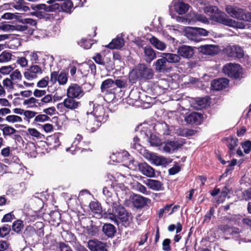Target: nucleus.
Returning a JSON list of instances; mask_svg holds the SVG:
<instances>
[{"instance_id":"f257e3e1","label":"nucleus","mask_w":251,"mask_h":251,"mask_svg":"<svg viewBox=\"0 0 251 251\" xmlns=\"http://www.w3.org/2000/svg\"><path fill=\"white\" fill-rule=\"evenodd\" d=\"M153 76L152 69L148 67L145 64H139L129 74V77L133 80L151 79Z\"/></svg>"},{"instance_id":"f03ea898","label":"nucleus","mask_w":251,"mask_h":251,"mask_svg":"<svg viewBox=\"0 0 251 251\" xmlns=\"http://www.w3.org/2000/svg\"><path fill=\"white\" fill-rule=\"evenodd\" d=\"M213 19L218 23L235 28L240 29L251 28V26L247 24H245L243 22H237L229 19L224 12H219L215 14L213 17Z\"/></svg>"},{"instance_id":"7ed1b4c3","label":"nucleus","mask_w":251,"mask_h":251,"mask_svg":"<svg viewBox=\"0 0 251 251\" xmlns=\"http://www.w3.org/2000/svg\"><path fill=\"white\" fill-rule=\"evenodd\" d=\"M226 11L233 18L251 22V12L246 13L243 9L232 5H227L226 7Z\"/></svg>"},{"instance_id":"20e7f679","label":"nucleus","mask_w":251,"mask_h":251,"mask_svg":"<svg viewBox=\"0 0 251 251\" xmlns=\"http://www.w3.org/2000/svg\"><path fill=\"white\" fill-rule=\"evenodd\" d=\"M0 130L2 131L4 138H11L15 142H20L22 140V137L19 134V131L11 126L7 124H0Z\"/></svg>"},{"instance_id":"39448f33","label":"nucleus","mask_w":251,"mask_h":251,"mask_svg":"<svg viewBox=\"0 0 251 251\" xmlns=\"http://www.w3.org/2000/svg\"><path fill=\"white\" fill-rule=\"evenodd\" d=\"M75 98L68 97L65 99L62 102L59 103L56 105V108L60 112H64L65 108L74 110L77 109L80 106V102L76 101Z\"/></svg>"},{"instance_id":"423d86ee","label":"nucleus","mask_w":251,"mask_h":251,"mask_svg":"<svg viewBox=\"0 0 251 251\" xmlns=\"http://www.w3.org/2000/svg\"><path fill=\"white\" fill-rule=\"evenodd\" d=\"M224 74L230 77L238 78L242 73L240 66L237 64L228 63L224 66Z\"/></svg>"},{"instance_id":"0eeeda50","label":"nucleus","mask_w":251,"mask_h":251,"mask_svg":"<svg viewBox=\"0 0 251 251\" xmlns=\"http://www.w3.org/2000/svg\"><path fill=\"white\" fill-rule=\"evenodd\" d=\"M103 194L105 196V201L107 204L111 206L119 205V200L117 196L113 193V189L111 187H105L103 189Z\"/></svg>"},{"instance_id":"6e6552de","label":"nucleus","mask_w":251,"mask_h":251,"mask_svg":"<svg viewBox=\"0 0 251 251\" xmlns=\"http://www.w3.org/2000/svg\"><path fill=\"white\" fill-rule=\"evenodd\" d=\"M84 94L82 87L76 83H72L67 89V96L75 99L81 98Z\"/></svg>"},{"instance_id":"1a4fd4ad","label":"nucleus","mask_w":251,"mask_h":251,"mask_svg":"<svg viewBox=\"0 0 251 251\" xmlns=\"http://www.w3.org/2000/svg\"><path fill=\"white\" fill-rule=\"evenodd\" d=\"M134 163L135 168L134 170L138 169L139 171L143 175L149 177H152L155 176L154 169L146 163H141L139 164L137 162L133 161Z\"/></svg>"},{"instance_id":"9d476101","label":"nucleus","mask_w":251,"mask_h":251,"mask_svg":"<svg viewBox=\"0 0 251 251\" xmlns=\"http://www.w3.org/2000/svg\"><path fill=\"white\" fill-rule=\"evenodd\" d=\"M42 73L43 71L41 67L36 64H33L24 73V75L27 80H32L37 78L38 75L42 74Z\"/></svg>"},{"instance_id":"9b49d317","label":"nucleus","mask_w":251,"mask_h":251,"mask_svg":"<svg viewBox=\"0 0 251 251\" xmlns=\"http://www.w3.org/2000/svg\"><path fill=\"white\" fill-rule=\"evenodd\" d=\"M18 21L19 22L25 25L19 26L20 31H27L28 33L30 34H32L33 33L34 29L29 27V26L36 27L37 23L35 20L30 18H22L19 19Z\"/></svg>"},{"instance_id":"f8f14e48","label":"nucleus","mask_w":251,"mask_h":251,"mask_svg":"<svg viewBox=\"0 0 251 251\" xmlns=\"http://www.w3.org/2000/svg\"><path fill=\"white\" fill-rule=\"evenodd\" d=\"M97 121L101 123L105 122L108 119V115L105 114L104 107L101 105H97L94 108L92 114Z\"/></svg>"},{"instance_id":"ddd939ff","label":"nucleus","mask_w":251,"mask_h":251,"mask_svg":"<svg viewBox=\"0 0 251 251\" xmlns=\"http://www.w3.org/2000/svg\"><path fill=\"white\" fill-rule=\"evenodd\" d=\"M141 48L143 51V57L147 63H150L156 57L155 51L151 47L142 46Z\"/></svg>"},{"instance_id":"4468645a","label":"nucleus","mask_w":251,"mask_h":251,"mask_svg":"<svg viewBox=\"0 0 251 251\" xmlns=\"http://www.w3.org/2000/svg\"><path fill=\"white\" fill-rule=\"evenodd\" d=\"M87 120L86 124V128L90 132H93L95 131L100 126V123L95 119L94 116L91 114L87 113Z\"/></svg>"},{"instance_id":"2eb2a0df","label":"nucleus","mask_w":251,"mask_h":251,"mask_svg":"<svg viewBox=\"0 0 251 251\" xmlns=\"http://www.w3.org/2000/svg\"><path fill=\"white\" fill-rule=\"evenodd\" d=\"M113 208V211L116 212V215L117 219L120 220L122 222H127L129 220L130 216L126 212L125 208L121 206L119 202V205L117 206H112Z\"/></svg>"},{"instance_id":"dca6fc26","label":"nucleus","mask_w":251,"mask_h":251,"mask_svg":"<svg viewBox=\"0 0 251 251\" xmlns=\"http://www.w3.org/2000/svg\"><path fill=\"white\" fill-rule=\"evenodd\" d=\"M88 247L91 251H107L105 244L97 240L89 241Z\"/></svg>"},{"instance_id":"f3484780","label":"nucleus","mask_w":251,"mask_h":251,"mask_svg":"<svg viewBox=\"0 0 251 251\" xmlns=\"http://www.w3.org/2000/svg\"><path fill=\"white\" fill-rule=\"evenodd\" d=\"M203 120V115L200 113L193 112L185 118V121L189 124H200Z\"/></svg>"},{"instance_id":"a211bd4d","label":"nucleus","mask_w":251,"mask_h":251,"mask_svg":"<svg viewBox=\"0 0 251 251\" xmlns=\"http://www.w3.org/2000/svg\"><path fill=\"white\" fill-rule=\"evenodd\" d=\"M177 53L179 56L188 59L193 56L194 52L193 48L190 46L182 45L178 48Z\"/></svg>"},{"instance_id":"6ab92c4d","label":"nucleus","mask_w":251,"mask_h":251,"mask_svg":"<svg viewBox=\"0 0 251 251\" xmlns=\"http://www.w3.org/2000/svg\"><path fill=\"white\" fill-rule=\"evenodd\" d=\"M201 51L205 54L213 55L220 50L219 46L214 45H205L200 47Z\"/></svg>"},{"instance_id":"aec40b11","label":"nucleus","mask_w":251,"mask_h":251,"mask_svg":"<svg viewBox=\"0 0 251 251\" xmlns=\"http://www.w3.org/2000/svg\"><path fill=\"white\" fill-rule=\"evenodd\" d=\"M228 80L225 78L215 79L211 82V86L213 90L219 91L227 87Z\"/></svg>"},{"instance_id":"412c9836","label":"nucleus","mask_w":251,"mask_h":251,"mask_svg":"<svg viewBox=\"0 0 251 251\" xmlns=\"http://www.w3.org/2000/svg\"><path fill=\"white\" fill-rule=\"evenodd\" d=\"M182 146L177 141H168L162 144L163 151L166 152H172L177 150Z\"/></svg>"},{"instance_id":"4be33fe9","label":"nucleus","mask_w":251,"mask_h":251,"mask_svg":"<svg viewBox=\"0 0 251 251\" xmlns=\"http://www.w3.org/2000/svg\"><path fill=\"white\" fill-rule=\"evenodd\" d=\"M175 11L179 14H183L188 11L189 5L188 4L180 1L179 0L173 1Z\"/></svg>"},{"instance_id":"5701e85b","label":"nucleus","mask_w":251,"mask_h":251,"mask_svg":"<svg viewBox=\"0 0 251 251\" xmlns=\"http://www.w3.org/2000/svg\"><path fill=\"white\" fill-rule=\"evenodd\" d=\"M133 203L136 208H141L145 206L149 199L139 195H134L132 197Z\"/></svg>"},{"instance_id":"b1692460","label":"nucleus","mask_w":251,"mask_h":251,"mask_svg":"<svg viewBox=\"0 0 251 251\" xmlns=\"http://www.w3.org/2000/svg\"><path fill=\"white\" fill-rule=\"evenodd\" d=\"M185 35L189 40L195 42H199L201 40V38L198 36L197 31H196L194 27H188L186 30Z\"/></svg>"},{"instance_id":"393cba45","label":"nucleus","mask_w":251,"mask_h":251,"mask_svg":"<svg viewBox=\"0 0 251 251\" xmlns=\"http://www.w3.org/2000/svg\"><path fill=\"white\" fill-rule=\"evenodd\" d=\"M226 145L229 149L230 155H232L235 153V148L237 146L238 139L237 138L230 136L226 139Z\"/></svg>"},{"instance_id":"a878e982","label":"nucleus","mask_w":251,"mask_h":251,"mask_svg":"<svg viewBox=\"0 0 251 251\" xmlns=\"http://www.w3.org/2000/svg\"><path fill=\"white\" fill-rule=\"evenodd\" d=\"M148 158L152 164L156 166L163 165L167 163V161L164 157L157 156L154 153H150Z\"/></svg>"},{"instance_id":"bb28decb","label":"nucleus","mask_w":251,"mask_h":251,"mask_svg":"<svg viewBox=\"0 0 251 251\" xmlns=\"http://www.w3.org/2000/svg\"><path fill=\"white\" fill-rule=\"evenodd\" d=\"M59 1H64L62 4L58 3L59 8L57 11L62 10L66 13H71L73 9V1L71 0H60Z\"/></svg>"},{"instance_id":"cd10ccee","label":"nucleus","mask_w":251,"mask_h":251,"mask_svg":"<svg viewBox=\"0 0 251 251\" xmlns=\"http://www.w3.org/2000/svg\"><path fill=\"white\" fill-rule=\"evenodd\" d=\"M228 50H229L228 54L230 56L240 58L244 55V51L239 46H233L230 47Z\"/></svg>"},{"instance_id":"c85d7f7f","label":"nucleus","mask_w":251,"mask_h":251,"mask_svg":"<svg viewBox=\"0 0 251 251\" xmlns=\"http://www.w3.org/2000/svg\"><path fill=\"white\" fill-rule=\"evenodd\" d=\"M102 231L108 237L110 238L113 237L116 232L115 227L110 224H105L103 226Z\"/></svg>"},{"instance_id":"c756f323","label":"nucleus","mask_w":251,"mask_h":251,"mask_svg":"<svg viewBox=\"0 0 251 251\" xmlns=\"http://www.w3.org/2000/svg\"><path fill=\"white\" fill-rule=\"evenodd\" d=\"M162 56L164 57L166 62L170 63H177L180 60V57L178 54L164 52L162 53Z\"/></svg>"},{"instance_id":"7c9ffc66","label":"nucleus","mask_w":251,"mask_h":251,"mask_svg":"<svg viewBox=\"0 0 251 251\" xmlns=\"http://www.w3.org/2000/svg\"><path fill=\"white\" fill-rule=\"evenodd\" d=\"M124 45V39L122 38L118 37L113 39L108 45L106 46V47L111 49H118L121 48Z\"/></svg>"},{"instance_id":"2f4dec72","label":"nucleus","mask_w":251,"mask_h":251,"mask_svg":"<svg viewBox=\"0 0 251 251\" xmlns=\"http://www.w3.org/2000/svg\"><path fill=\"white\" fill-rule=\"evenodd\" d=\"M151 45H152L156 49L160 50H164L166 48V45L156 37L153 36L149 39Z\"/></svg>"},{"instance_id":"473e14b6","label":"nucleus","mask_w":251,"mask_h":251,"mask_svg":"<svg viewBox=\"0 0 251 251\" xmlns=\"http://www.w3.org/2000/svg\"><path fill=\"white\" fill-rule=\"evenodd\" d=\"M145 183L153 190L158 191L162 189V184L161 182L157 180L148 179Z\"/></svg>"},{"instance_id":"72a5a7b5","label":"nucleus","mask_w":251,"mask_h":251,"mask_svg":"<svg viewBox=\"0 0 251 251\" xmlns=\"http://www.w3.org/2000/svg\"><path fill=\"white\" fill-rule=\"evenodd\" d=\"M153 66L157 72H162L165 70L166 66V59L162 56V58L157 59L154 63Z\"/></svg>"},{"instance_id":"f704fd0d","label":"nucleus","mask_w":251,"mask_h":251,"mask_svg":"<svg viewBox=\"0 0 251 251\" xmlns=\"http://www.w3.org/2000/svg\"><path fill=\"white\" fill-rule=\"evenodd\" d=\"M5 121L9 124L22 123V118L18 115H9L6 117Z\"/></svg>"},{"instance_id":"c9c22d12","label":"nucleus","mask_w":251,"mask_h":251,"mask_svg":"<svg viewBox=\"0 0 251 251\" xmlns=\"http://www.w3.org/2000/svg\"><path fill=\"white\" fill-rule=\"evenodd\" d=\"M196 102L200 109L205 108L210 104V99L208 97L199 98Z\"/></svg>"},{"instance_id":"e433bc0d","label":"nucleus","mask_w":251,"mask_h":251,"mask_svg":"<svg viewBox=\"0 0 251 251\" xmlns=\"http://www.w3.org/2000/svg\"><path fill=\"white\" fill-rule=\"evenodd\" d=\"M24 226L23 222L21 220H17L13 222L12 229L14 232L19 233L23 229Z\"/></svg>"},{"instance_id":"4c0bfd02","label":"nucleus","mask_w":251,"mask_h":251,"mask_svg":"<svg viewBox=\"0 0 251 251\" xmlns=\"http://www.w3.org/2000/svg\"><path fill=\"white\" fill-rule=\"evenodd\" d=\"M13 55L9 52L4 50L0 54V63H7L12 59Z\"/></svg>"},{"instance_id":"58836bf2","label":"nucleus","mask_w":251,"mask_h":251,"mask_svg":"<svg viewBox=\"0 0 251 251\" xmlns=\"http://www.w3.org/2000/svg\"><path fill=\"white\" fill-rule=\"evenodd\" d=\"M10 165V172L14 174H19L22 169V165L19 162H12Z\"/></svg>"},{"instance_id":"ea45409f","label":"nucleus","mask_w":251,"mask_h":251,"mask_svg":"<svg viewBox=\"0 0 251 251\" xmlns=\"http://www.w3.org/2000/svg\"><path fill=\"white\" fill-rule=\"evenodd\" d=\"M82 137L81 135L79 134L77 135L75 140L72 145V146L69 148L66 149V151H68L69 150L70 151H74L77 149H80V148L78 146V144L82 140Z\"/></svg>"},{"instance_id":"a19ab883","label":"nucleus","mask_w":251,"mask_h":251,"mask_svg":"<svg viewBox=\"0 0 251 251\" xmlns=\"http://www.w3.org/2000/svg\"><path fill=\"white\" fill-rule=\"evenodd\" d=\"M2 84L4 89L7 91H9L13 89L14 83L10 78H4L2 82Z\"/></svg>"},{"instance_id":"79ce46f5","label":"nucleus","mask_w":251,"mask_h":251,"mask_svg":"<svg viewBox=\"0 0 251 251\" xmlns=\"http://www.w3.org/2000/svg\"><path fill=\"white\" fill-rule=\"evenodd\" d=\"M41 55V53L40 52L38 51H33L31 52L29 54V59L30 62L32 64H38L39 63V58L40 55Z\"/></svg>"},{"instance_id":"37998d69","label":"nucleus","mask_w":251,"mask_h":251,"mask_svg":"<svg viewBox=\"0 0 251 251\" xmlns=\"http://www.w3.org/2000/svg\"><path fill=\"white\" fill-rule=\"evenodd\" d=\"M14 67L13 65L2 66L0 68V74L3 75H10L14 70Z\"/></svg>"},{"instance_id":"c03bdc74","label":"nucleus","mask_w":251,"mask_h":251,"mask_svg":"<svg viewBox=\"0 0 251 251\" xmlns=\"http://www.w3.org/2000/svg\"><path fill=\"white\" fill-rule=\"evenodd\" d=\"M38 100L33 97L25 100L24 104L27 105L28 107L33 108L37 106V104H39Z\"/></svg>"},{"instance_id":"a18cd8bd","label":"nucleus","mask_w":251,"mask_h":251,"mask_svg":"<svg viewBox=\"0 0 251 251\" xmlns=\"http://www.w3.org/2000/svg\"><path fill=\"white\" fill-rule=\"evenodd\" d=\"M114 84V81L112 79H107L102 82L101 85V90L102 91L112 87Z\"/></svg>"},{"instance_id":"49530a36","label":"nucleus","mask_w":251,"mask_h":251,"mask_svg":"<svg viewBox=\"0 0 251 251\" xmlns=\"http://www.w3.org/2000/svg\"><path fill=\"white\" fill-rule=\"evenodd\" d=\"M68 81L67 74L64 72H61L58 76V82L60 85L65 84Z\"/></svg>"},{"instance_id":"de8ad7c7","label":"nucleus","mask_w":251,"mask_h":251,"mask_svg":"<svg viewBox=\"0 0 251 251\" xmlns=\"http://www.w3.org/2000/svg\"><path fill=\"white\" fill-rule=\"evenodd\" d=\"M22 75L21 72L18 70L16 69L15 70H13L10 75V78L11 80H21L22 79Z\"/></svg>"},{"instance_id":"09e8293b","label":"nucleus","mask_w":251,"mask_h":251,"mask_svg":"<svg viewBox=\"0 0 251 251\" xmlns=\"http://www.w3.org/2000/svg\"><path fill=\"white\" fill-rule=\"evenodd\" d=\"M148 139V138H147ZM149 142L151 145L152 146H158L160 145L161 142L157 137L154 135H151L150 138L149 139Z\"/></svg>"},{"instance_id":"8fccbe9b","label":"nucleus","mask_w":251,"mask_h":251,"mask_svg":"<svg viewBox=\"0 0 251 251\" xmlns=\"http://www.w3.org/2000/svg\"><path fill=\"white\" fill-rule=\"evenodd\" d=\"M10 230V226L8 225L0 227V236L1 237H5L9 233Z\"/></svg>"},{"instance_id":"3c124183","label":"nucleus","mask_w":251,"mask_h":251,"mask_svg":"<svg viewBox=\"0 0 251 251\" xmlns=\"http://www.w3.org/2000/svg\"><path fill=\"white\" fill-rule=\"evenodd\" d=\"M229 192V190L228 188L226 186L224 187L222 190V192L221 193V196H220L219 199L217 200L218 202V203L223 202L224 201L226 197L227 196Z\"/></svg>"},{"instance_id":"603ef678","label":"nucleus","mask_w":251,"mask_h":251,"mask_svg":"<svg viewBox=\"0 0 251 251\" xmlns=\"http://www.w3.org/2000/svg\"><path fill=\"white\" fill-rule=\"evenodd\" d=\"M194 17L193 18V20L194 21H199L203 23H208V20L204 16L194 13Z\"/></svg>"},{"instance_id":"864d4df0","label":"nucleus","mask_w":251,"mask_h":251,"mask_svg":"<svg viewBox=\"0 0 251 251\" xmlns=\"http://www.w3.org/2000/svg\"><path fill=\"white\" fill-rule=\"evenodd\" d=\"M89 207L91 210L95 213H98L101 211V207L97 202H91L89 204Z\"/></svg>"},{"instance_id":"5fc2aeb1","label":"nucleus","mask_w":251,"mask_h":251,"mask_svg":"<svg viewBox=\"0 0 251 251\" xmlns=\"http://www.w3.org/2000/svg\"><path fill=\"white\" fill-rule=\"evenodd\" d=\"M16 63L22 68H26L28 66V60L25 57H18Z\"/></svg>"},{"instance_id":"6e6d98bb","label":"nucleus","mask_w":251,"mask_h":251,"mask_svg":"<svg viewBox=\"0 0 251 251\" xmlns=\"http://www.w3.org/2000/svg\"><path fill=\"white\" fill-rule=\"evenodd\" d=\"M135 189L138 192L142 193L145 195L149 194V192L147 191L146 188L141 184L137 183L134 185Z\"/></svg>"},{"instance_id":"4d7b16f0","label":"nucleus","mask_w":251,"mask_h":251,"mask_svg":"<svg viewBox=\"0 0 251 251\" xmlns=\"http://www.w3.org/2000/svg\"><path fill=\"white\" fill-rule=\"evenodd\" d=\"M28 133L31 136L37 139H40L42 135L35 128H29L27 129Z\"/></svg>"},{"instance_id":"13d9d810","label":"nucleus","mask_w":251,"mask_h":251,"mask_svg":"<svg viewBox=\"0 0 251 251\" xmlns=\"http://www.w3.org/2000/svg\"><path fill=\"white\" fill-rule=\"evenodd\" d=\"M50 118L46 114H39L36 115L34 121L36 122H44L48 121Z\"/></svg>"},{"instance_id":"bf43d9fd","label":"nucleus","mask_w":251,"mask_h":251,"mask_svg":"<svg viewBox=\"0 0 251 251\" xmlns=\"http://www.w3.org/2000/svg\"><path fill=\"white\" fill-rule=\"evenodd\" d=\"M215 210L213 207H211L210 210L207 212L204 217V222L208 223L210 221L212 216L214 213Z\"/></svg>"},{"instance_id":"052dcab7","label":"nucleus","mask_w":251,"mask_h":251,"mask_svg":"<svg viewBox=\"0 0 251 251\" xmlns=\"http://www.w3.org/2000/svg\"><path fill=\"white\" fill-rule=\"evenodd\" d=\"M52 96L50 94L45 95L44 97H43L41 100V102L39 103L40 106H42L44 103H48L52 101Z\"/></svg>"},{"instance_id":"680f3d73","label":"nucleus","mask_w":251,"mask_h":251,"mask_svg":"<svg viewBox=\"0 0 251 251\" xmlns=\"http://www.w3.org/2000/svg\"><path fill=\"white\" fill-rule=\"evenodd\" d=\"M49 78L48 76L42 78L37 83V86L40 88L46 87L49 83Z\"/></svg>"},{"instance_id":"e2e57ef3","label":"nucleus","mask_w":251,"mask_h":251,"mask_svg":"<svg viewBox=\"0 0 251 251\" xmlns=\"http://www.w3.org/2000/svg\"><path fill=\"white\" fill-rule=\"evenodd\" d=\"M242 146L245 153H249L251 150V141H247L243 143Z\"/></svg>"},{"instance_id":"0e129e2a","label":"nucleus","mask_w":251,"mask_h":251,"mask_svg":"<svg viewBox=\"0 0 251 251\" xmlns=\"http://www.w3.org/2000/svg\"><path fill=\"white\" fill-rule=\"evenodd\" d=\"M139 142H140V138L136 136L133 138V143L132 144V145H133V148L137 150H140L141 149V146Z\"/></svg>"},{"instance_id":"69168bd1","label":"nucleus","mask_w":251,"mask_h":251,"mask_svg":"<svg viewBox=\"0 0 251 251\" xmlns=\"http://www.w3.org/2000/svg\"><path fill=\"white\" fill-rule=\"evenodd\" d=\"M15 216L11 213H9L5 214L1 220L2 222H9L11 220L14 219Z\"/></svg>"},{"instance_id":"338daca9","label":"nucleus","mask_w":251,"mask_h":251,"mask_svg":"<svg viewBox=\"0 0 251 251\" xmlns=\"http://www.w3.org/2000/svg\"><path fill=\"white\" fill-rule=\"evenodd\" d=\"M37 113L36 112L30 110H25L24 116L28 119H32L34 117L35 118Z\"/></svg>"},{"instance_id":"774afa93","label":"nucleus","mask_w":251,"mask_h":251,"mask_svg":"<svg viewBox=\"0 0 251 251\" xmlns=\"http://www.w3.org/2000/svg\"><path fill=\"white\" fill-rule=\"evenodd\" d=\"M171 241L169 239H165L162 243L163 245V250L166 251H170L171 250V247L170 246Z\"/></svg>"}]
</instances>
